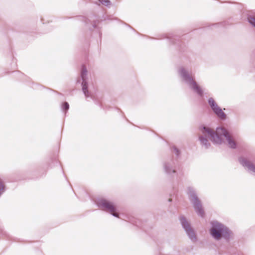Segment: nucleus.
Segmentation results:
<instances>
[{
    "label": "nucleus",
    "instance_id": "obj_23",
    "mask_svg": "<svg viewBox=\"0 0 255 255\" xmlns=\"http://www.w3.org/2000/svg\"><path fill=\"white\" fill-rule=\"evenodd\" d=\"M0 186L3 187V185H2V184H1V183L0 184Z\"/></svg>",
    "mask_w": 255,
    "mask_h": 255
},
{
    "label": "nucleus",
    "instance_id": "obj_8",
    "mask_svg": "<svg viewBox=\"0 0 255 255\" xmlns=\"http://www.w3.org/2000/svg\"><path fill=\"white\" fill-rule=\"evenodd\" d=\"M208 104L210 106L214 114L221 121H225L227 119V115L220 107L213 98L208 99Z\"/></svg>",
    "mask_w": 255,
    "mask_h": 255
},
{
    "label": "nucleus",
    "instance_id": "obj_21",
    "mask_svg": "<svg viewBox=\"0 0 255 255\" xmlns=\"http://www.w3.org/2000/svg\"><path fill=\"white\" fill-rule=\"evenodd\" d=\"M86 72H87L86 70L85 69H83L82 75H83L84 74V73L85 72L86 73Z\"/></svg>",
    "mask_w": 255,
    "mask_h": 255
},
{
    "label": "nucleus",
    "instance_id": "obj_12",
    "mask_svg": "<svg viewBox=\"0 0 255 255\" xmlns=\"http://www.w3.org/2000/svg\"><path fill=\"white\" fill-rule=\"evenodd\" d=\"M202 134L203 135H200L199 136V140L202 146H204L206 149H208L211 146V144L209 142L206 134H207L209 136L210 135L206 132L204 134L202 133Z\"/></svg>",
    "mask_w": 255,
    "mask_h": 255
},
{
    "label": "nucleus",
    "instance_id": "obj_16",
    "mask_svg": "<svg viewBox=\"0 0 255 255\" xmlns=\"http://www.w3.org/2000/svg\"><path fill=\"white\" fill-rule=\"evenodd\" d=\"M69 108V104L67 102H64L63 104H62V108L63 110H65V111H67L68 110Z\"/></svg>",
    "mask_w": 255,
    "mask_h": 255
},
{
    "label": "nucleus",
    "instance_id": "obj_6",
    "mask_svg": "<svg viewBox=\"0 0 255 255\" xmlns=\"http://www.w3.org/2000/svg\"><path fill=\"white\" fill-rule=\"evenodd\" d=\"M179 220L183 229L184 230L189 238L192 241L196 242L197 241L196 234L194 230L192 228L191 224L184 216H180Z\"/></svg>",
    "mask_w": 255,
    "mask_h": 255
},
{
    "label": "nucleus",
    "instance_id": "obj_3",
    "mask_svg": "<svg viewBox=\"0 0 255 255\" xmlns=\"http://www.w3.org/2000/svg\"><path fill=\"white\" fill-rule=\"evenodd\" d=\"M210 235L216 241L223 239L226 242H229L233 239V232L224 224L214 220L210 222Z\"/></svg>",
    "mask_w": 255,
    "mask_h": 255
},
{
    "label": "nucleus",
    "instance_id": "obj_13",
    "mask_svg": "<svg viewBox=\"0 0 255 255\" xmlns=\"http://www.w3.org/2000/svg\"><path fill=\"white\" fill-rule=\"evenodd\" d=\"M171 151L175 154L176 157L175 158L178 160V158L180 156L181 154L180 150L175 145H173L170 147Z\"/></svg>",
    "mask_w": 255,
    "mask_h": 255
},
{
    "label": "nucleus",
    "instance_id": "obj_9",
    "mask_svg": "<svg viewBox=\"0 0 255 255\" xmlns=\"http://www.w3.org/2000/svg\"><path fill=\"white\" fill-rule=\"evenodd\" d=\"M240 163L246 169L247 171L255 176V165L251 161L248 160L247 158L243 157H240L238 159Z\"/></svg>",
    "mask_w": 255,
    "mask_h": 255
},
{
    "label": "nucleus",
    "instance_id": "obj_1",
    "mask_svg": "<svg viewBox=\"0 0 255 255\" xmlns=\"http://www.w3.org/2000/svg\"><path fill=\"white\" fill-rule=\"evenodd\" d=\"M199 130L203 133H207L210 137V139L214 144H221L223 142L222 136L225 137L228 142L229 147L232 149L237 147V143L230 135L229 132L224 127H217L214 131L211 128L201 125L199 127Z\"/></svg>",
    "mask_w": 255,
    "mask_h": 255
},
{
    "label": "nucleus",
    "instance_id": "obj_19",
    "mask_svg": "<svg viewBox=\"0 0 255 255\" xmlns=\"http://www.w3.org/2000/svg\"><path fill=\"white\" fill-rule=\"evenodd\" d=\"M121 22H122V23H124V24H125L126 25H127V26H128V27H129V28H131V29H133V28H132V27H131L129 25H128V24H126V23H124V22H123V21H121Z\"/></svg>",
    "mask_w": 255,
    "mask_h": 255
},
{
    "label": "nucleus",
    "instance_id": "obj_10",
    "mask_svg": "<svg viewBox=\"0 0 255 255\" xmlns=\"http://www.w3.org/2000/svg\"><path fill=\"white\" fill-rule=\"evenodd\" d=\"M155 39H167L169 43L173 45H178V42L179 41L178 35L173 33L164 34L161 35V37L155 38Z\"/></svg>",
    "mask_w": 255,
    "mask_h": 255
},
{
    "label": "nucleus",
    "instance_id": "obj_7",
    "mask_svg": "<svg viewBox=\"0 0 255 255\" xmlns=\"http://www.w3.org/2000/svg\"><path fill=\"white\" fill-rule=\"evenodd\" d=\"M113 216L121 219L125 221H128L132 224L142 228L140 221L134 218H130L121 213L120 210L113 203Z\"/></svg>",
    "mask_w": 255,
    "mask_h": 255
},
{
    "label": "nucleus",
    "instance_id": "obj_5",
    "mask_svg": "<svg viewBox=\"0 0 255 255\" xmlns=\"http://www.w3.org/2000/svg\"><path fill=\"white\" fill-rule=\"evenodd\" d=\"M178 167V160L172 156L164 158L162 161V171L169 178H173L177 174Z\"/></svg>",
    "mask_w": 255,
    "mask_h": 255
},
{
    "label": "nucleus",
    "instance_id": "obj_11",
    "mask_svg": "<svg viewBox=\"0 0 255 255\" xmlns=\"http://www.w3.org/2000/svg\"><path fill=\"white\" fill-rule=\"evenodd\" d=\"M98 206L104 210L111 211V205L104 199H100L97 201Z\"/></svg>",
    "mask_w": 255,
    "mask_h": 255
},
{
    "label": "nucleus",
    "instance_id": "obj_18",
    "mask_svg": "<svg viewBox=\"0 0 255 255\" xmlns=\"http://www.w3.org/2000/svg\"><path fill=\"white\" fill-rule=\"evenodd\" d=\"M83 90L85 94L86 95L87 87L85 86V85H83Z\"/></svg>",
    "mask_w": 255,
    "mask_h": 255
},
{
    "label": "nucleus",
    "instance_id": "obj_4",
    "mask_svg": "<svg viewBox=\"0 0 255 255\" xmlns=\"http://www.w3.org/2000/svg\"><path fill=\"white\" fill-rule=\"evenodd\" d=\"M187 195L190 203L192 204L197 215L203 218L205 216V212L202 206L201 201L198 196L196 189L191 186L187 188Z\"/></svg>",
    "mask_w": 255,
    "mask_h": 255
},
{
    "label": "nucleus",
    "instance_id": "obj_22",
    "mask_svg": "<svg viewBox=\"0 0 255 255\" xmlns=\"http://www.w3.org/2000/svg\"><path fill=\"white\" fill-rule=\"evenodd\" d=\"M168 201H169V202H171V199H169L168 200Z\"/></svg>",
    "mask_w": 255,
    "mask_h": 255
},
{
    "label": "nucleus",
    "instance_id": "obj_2",
    "mask_svg": "<svg viewBox=\"0 0 255 255\" xmlns=\"http://www.w3.org/2000/svg\"><path fill=\"white\" fill-rule=\"evenodd\" d=\"M178 73L182 81L195 93L199 97H203L204 91L199 84L196 82L194 74L191 69L181 66L178 68Z\"/></svg>",
    "mask_w": 255,
    "mask_h": 255
},
{
    "label": "nucleus",
    "instance_id": "obj_17",
    "mask_svg": "<svg viewBox=\"0 0 255 255\" xmlns=\"http://www.w3.org/2000/svg\"><path fill=\"white\" fill-rule=\"evenodd\" d=\"M102 4L105 5H108L110 3V1L109 0H99Z\"/></svg>",
    "mask_w": 255,
    "mask_h": 255
},
{
    "label": "nucleus",
    "instance_id": "obj_15",
    "mask_svg": "<svg viewBox=\"0 0 255 255\" xmlns=\"http://www.w3.org/2000/svg\"><path fill=\"white\" fill-rule=\"evenodd\" d=\"M226 25V22L223 21V22H221L213 24L211 25V26L215 27H218L220 26L224 27V26H225Z\"/></svg>",
    "mask_w": 255,
    "mask_h": 255
},
{
    "label": "nucleus",
    "instance_id": "obj_20",
    "mask_svg": "<svg viewBox=\"0 0 255 255\" xmlns=\"http://www.w3.org/2000/svg\"><path fill=\"white\" fill-rule=\"evenodd\" d=\"M112 19H113V22L115 20H118L117 18H116V17H114L113 16Z\"/></svg>",
    "mask_w": 255,
    "mask_h": 255
},
{
    "label": "nucleus",
    "instance_id": "obj_14",
    "mask_svg": "<svg viewBox=\"0 0 255 255\" xmlns=\"http://www.w3.org/2000/svg\"><path fill=\"white\" fill-rule=\"evenodd\" d=\"M248 21L255 28V17L248 14L247 16Z\"/></svg>",
    "mask_w": 255,
    "mask_h": 255
}]
</instances>
